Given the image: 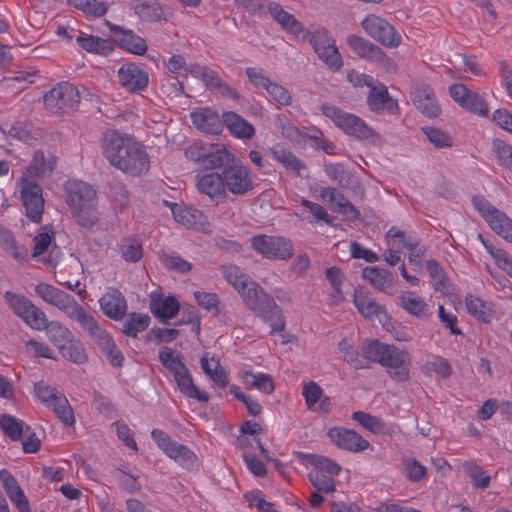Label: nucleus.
Segmentation results:
<instances>
[{
    "label": "nucleus",
    "mask_w": 512,
    "mask_h": 512,
    "mask_svg": "<svg viewBox=\"0 0 512 512\" xmlns=\"http://www.w3.org/2000/svg\"><path fill=\"white\" fill-rule=\"evenodd\" d=\"M221 273L238 293L246 307L262 321L270 324L271 334L284 331L286 321L282 309L259 283L235 264L223 265Z\"/></svg>",
    "instance_id": "obj_1"
},
{
    "label": "nucleus",
    "mask_w": 512,
    "mask_h": 512,
    "mask_svg": "<svg viewBox=\"0 0 512 512\" xmlns=\"http://www.w3.org/2000/svg\"><path fill=\"white\" fill-rule=\"evenodd\" d=\"M101 148L108 162L126 174L139 176L149 170L144 147L131 137L109 130L102 137Z\"/></svg>",
    "instance_id": "obj_2"
},
{
    "label": "nucleus",
    "mask_w": 512,
    "mask_h": 512,
    "mask_svg": "<svg viewBox=\"0 0 512 512\" xmlns=\"http://www.w3.org/2000/svg\"><path fill=\"white\" fill-rule=\"evenodd\" d=\"M66 202L78 223L90 227L98 220L97 196L92 186L80 181L69 180L65 185Z\"/></svg>",
    "instance_id": "obj_3"
},
{
    "label": "nucleus",
    "mask_w": 512,
    "mask_h": 512,
    "mask_svg": "<svg viewBox=\"0 0 512 512\" xmlns=\"http://www.w3.org/2000/svg\"><path fill=\"white\" fill-rule=\"evenodd\" d=\"M320 110L323 116L345 134L360 140H374L376 134L373 129L355 114L328 103L322 104Z\"/></svg>",
    "instance_id": "obj_4"
},
{
    "label": "nucleus",
    "mask_w": 512,
    "mask_h": 512,
    "mask_svg": "<svg viewBox=\"0 0 512 512\" xmlns=\"http://www.w3.org/2000/svg\"><path fill=\"white\" fill-rule=\"evenodd\" d=\"M151 437L162 452L180 467L189 471L198 469V457L190 448L174 441L166 432L160 429H153Z\"/></svg>",
    "instance_id": "obj_5"
},
{
    "label": "nucleus",
    "mask_w": 512,
    "mask_h": 512,
    "mask_svg": "<svg viewBox=\"0 0 512 512\" xmlns=\"http://www.w3.org/2000/svg\"><path fill=\"white\" fill-rule=\"evenodd\" d=\"M34 393L39 401L55 412L64 425L73 426L75 424L73 409L65 395L58 389L44 382H38L34 385Z\"/></svg>",
    "instance_id": "obj_6"
},
{
    "label": "nucleus",
    "mask_w": 512,
    "mask_h": 512,
    "mask_svg": "<svg viewBox=\"0 0 512 512\" xmlns=\"http://www.w3.org/2000/svg\"><path fill=\"white\" fill-rule=\"evenodd\" d=\"M472 204L495 233L512 243V220L505 212L497 209L481 195L473 196Z\"/></svg>",
    "instance_id": "obj_7"
},
{
    "label": "nucleus",
    "mask_w": 512,
    "mask_h": 512,
    "mask_svg": "<svg viewBox=\"0 0 512 512\" xmlns=\"http://www.w3.org/2000/svg\"><path fill=\"white\" fill-rule=\"evenodd\" d=\"M245 74L256 89L266 92L268 100L281 106H290L292 104L293 98L289 90L271 79L263 68L248 67L245 69Z\"/></svg>",
    "instance_id": "obj_8"
},
{
    "label": "nucleus",
    "mask_w": 512,
    "mask_h": 512,
    "mask_svg": "<svg viewBox=\"0 0 512 512\" xmlns=\"http://www.w3.org/2000/svg\"><path fill=\"white\" fill-rule=\"evenodd\" d=\"M250 242L257 254L269 260H288L293 255V243L285 237L259 234L253 236Z\"/></svg>",
    "instance_id": "obj_9"
},
{
    "label": "nucleus",
    "mask_w": 512,
    "mask_h": 512,
    "mask_svg": "<svg viewBox=\"0 0 512 512\" xmlns=\"http://www.w3.org/2000/svg\"><path fill=\"white\" fill-rule=\"evenodd\" d=\"M4 298L13 312L29 327L41 331L45 326V313L24 295L7 291Z\"/></svg>",
    "instance_id": "obj_10"
},
{
    "label": "nucleus",
    "mask_w": 512,
    "mask_h": 512,
    "mask_svg": "<svg viewBox=\"0 0 512 512\" xmlns=\"http://www.w3.org/2000/svg\"><path fill=\"white\" fill-rule=\"evenodd\" d=\"M55 233L50 226H43L33 238L32 256L40 262L55 268L62 257V251L55 243Z\"/></svg>",
    "instance_id": "obj_11"
},
{
    "label": "nucleus",
    "mask_w": 512,
    "mask_h": 512,
    "mask_svg": "<svg viewBox=\"0 0 512 512\" xmlns=\"http://www.w3.org/2000/svg\"><path fill=\"white\" fill-rule=\"evenodd\" d=\"M80 101V94L73 84L62 82L44 95V104L51 112H67Z\"/></svg>",
    "instance_id": "obj_12"
},
{
    "label": "nucleus",
    "mask_w": 512,
    "mask_h": 512,
    "mask_svg": "<svg viewBox=\"0 0 512 512\" xmlns=\"http://www.w3.org/2000/svg\"><path fill=\"white\" fill-rule=\"evenodd\" d=\"M449 94L453 101L466 111L480 117L488 116L489 106L484 97L464 84H452L449 87Z\"/></svg>",
    "instance_id": "obj_13"
},
{
    "label": "nucleus",
    "mask_w": 512,
    "mask_h": 512,
    "mask_svg": "<svg viewBox=\"0 0 512 512\" xmlns=\"http://www.w3.org/2000/svg\"><path fill=\"white\" fill-rule=\"evenodd\" d=\"M379 364L386 368L394 380L405 381L409 378L411 358L405 350L388 344Z\"/></svg>",
    "instance_id": "obj_14"
},
{
    "label": "nucleus",
    "mask_w": 512,
    "mask_h": 512,
    "mask_svg": "<svg viewBox=\"0 0 512 512\" xmlns=\"http://www.w3.org/2000/svg\"><path fill=\"white\" fill-rule=\"evenodd\" d=\"M361 25L370 37L384 46L396 47L401 42V37L394 27L380 16L368 15L362 20Z\"/></svg>",
    "instance_id": "obj_15"
},
{
    "label": "nucleus",
    "mask_w": 512,
    "mask_h": 512,
    "mask_svg": "<svg viewBox=\"0 0 512 512\" xmlns=\"http://www.w3.org/2000/svg\"><path fill=\"white\" fill-rule=\"evenodd\" d=\"M35 291L44 301L63 310L73 320L84 309L72 296L50 284L40 283Z\"/></svg>",
    "instance_id": "obj_16"
},
{
    "label": "nucleus",
    "mask_w": 512,
    "mask_h": 512,
    "mask_svg": "<svg viewBox=\"0 0 512 512\" xmlns=\"http://www.w3.org/2000/svg\"><path fill=\"white\" fill-rule=\"evenodd\" d=\"M20 193L27 217L35 223L40 222L44 211L41 186L36 180L21 178Z\"/></svg>",
    "instance_id": "obj_17"
},
{
    "label": "nucleus",
    "mask_w": 512,
    "mask_h": 512,
    "mask_svg": "<svg viewBox=\"0 0 512 512\" xmlns=\"http://www.w3.org/2000/svg\"><path fill=\"white\" fill-rule=\"evenodd\" d=\"M222 176L225 189L232 194H245L253 187L250 171L244 165H230L224 169Z\"/></svg>",
    "instance_id": "obj_18"
},
{
    "label": "nucleus",
    "mask_w": 512,
    "mask_h": 512,
    "mask_svg": "<svg viewBox=\"0 0 512 512\" xmlns=\"http://www.w3.org/2000/svg\"><path fill=\"white\" fill-rule=\"evenodd\" d=\"M120 85L131 93L145 90L149 83V76L145 70L134 63H125L118 70Z\"/></svg>",
    "instance_id": "obj_19"
},
{
    "label": "nucleus",
    "mask_w": 512,
    "mask_h": 512,
    "mask_svg": "<svg viewBox=\"0 0 512 512\" xmlns=\"http://www.w3.org/2000/svg\"><path fill=\"white\" fill-rule=\"evenodd\" d=\"M165 204L170 207L177 223L188 229L206 231L207 218L200 210L168 201H165Z\"/></svg>",
    "instance_id": "obj_20"
},
{
    "label": "nucleus",
    "mask_w": 512,
    "mask_h": 512,
    "mask_svg": "<svg viewBox=\"0 0 512 512\" xmlns=\"http://www.w3.org/2000/svg\"><path fill=\"white\" fill-rule=\"evenodd\" d=\"M367 105L372 112L379 114H396L398 103L389 94L387 87L376 82L369 90L367 96Z\"/></svg>",
    "instance_id": "obj_21"
},
{
    "label": "nucleus",
    "mask_w": 512,
    "mask_h": 512,
    "mask_svg": "<svg viewBox=\"0 0 512 512\" xmlns=\"http://www.w3.org/2000/svg\"><path fill=\"white\" fill-rule=\"evenodd\" d=\"M194 127L202 133L218 135L223 130V121L210 107H198L190 113Z\"/></svg>",
    "instance_id": "obj_22"
},
{
    "label": "nucleus",
    "mask_w": 512,
    "mask_h": 512,
    "mask_svg": "<svg viewBox=\"0 0 512 512\" xmlns=\"http://www.w3.org/2000/svg\"><path fill=\"white\" fill-rule=\"evenodd\" d=\"M329 439L339 448L359 452L369 447V442L353 430L334 427L328 431Z\"/></svg>",
    "instance_id": "obj_23"
},
{
    "label": "nucleus",
    "mask_w": 512,
    "mask_h": 512,
    "mask_svg": "<svg viewBox=\"0 0 512 512\" xmlns=\"http://www.w3.org/2000/svg\"><path fill=\"white\" fill-rule=\"evenodd\" d=\"M99 305L102 312L110 319L121 320L128 309L127 301L124 295L116 288H108L99 299Z\"/></svg>",
    "instance_id": "obj_24"
},
{
    "label": "nucleus",
    "mask_w": 512,
    "mask_h": 512,
    "mask_svg": "<svg viewBox=\"0 0 512 512\" xmlns=\"http://www.w3.org/2000/svg\"><path fill=\"white\" fill-rule=\"evenodd\" d=\"M74 320L88 332L89 336L99 346L101 351L108 349L109 345L114 342L111 335L99 325L94 316L87 313L84 309L79 315H76Z\"/></svg>",
    "instance_id": "obj_25"
},
{
    "label": "nucleus",
    "mask_w": 512,
    "mask_h": 512,
    "mask_svg": "<svg viewBox=\"0 0 512 512\" xmlns=\"http://www.w3.org/2000/svg\"><path fill=\"white\" fill-rule=\"evenodd\" d=\"M266 9L273 20L287 33L299 36L306 32L304 25L279 3L269 2Z\"/></svg>",
    "instance_id": "obj_26"
},
{
    "label": "nucleus",
    "mask_w": 512,
    "mask_h": 512,
    "mask_svg": "<svg viewBox=\"0 0 512 512\" xmlns=\"http://www.w3.org/2000/svg\"><path fill=\"white\" fill-rule=\"evenodd\" d=\"M353 302L359 313L366 319L376 317L381 323L388 315L385 307L377 303L376 300L370 297L362 288L355 289Z\"/></svg>",
    "instance_id": "obj_27"
},
{
    "label": "nucleus",
    "mask_w": 512,
    "mask_h": 512,
    "mask_svg": "<svg viewBox=\"0 0 512 512\" xmlns=\"http://www.w3.org/2000/svg\"><path fill=\"white\" fill-rule=\"evenodd\" d=\"M306 406L313 412L328 413L332 408L330 397L325 395L320 385L314 381L306 382L302 388Z\"/></svg>",
    "instance_id": "obj_28"
},
{
    "label": "nucleus",
    "mask_w": 512,
    "mask_h": 512,
    "mask_svg": "<svg viewBox=\"0 0 512 512\" xmlns=\"http://www.w3.org/2000/svg\"><path fill=\"white\" fill-rule=\"evenodd\" d=\"M397 304L406 313L420 320H428L432 315L429 304L413 291H402Z\"/></svg>",
    "instance_id": "obj_29"
},
{
    "label": "nucleus",
    "mask_w": 512,
    "mask_h": 512,
    "mask_svg": "<svg viewBox=\"0 0 512 512\" xmlns=\"http://www.w3.org/2000/svg\"><path fill=\"white\" fill-rule=\"evenodd\" d=\"M188 75L201 79L208 86L218 88L222 94L227 95L233 99H237L239 97L235 89L226 83H223L220 77L214 71L204 66L198 64L188 66Z\"/></svg>",
    "instance_id": "obj_30"
},
{
    "label": "nucleus",
    "mask_w": 512,
    "mask_h": 512,
    "mask_svg": "<svg viewBox=\"0 0 512 512\" xmlns=\"http://www.w3.org/2000/svg\"><path fill=\"white\" fill-rule=\"evenodd\" d=\"M197 189L213 200H223L226 197V189L222 174L213 172L197 176Z\"/></svg>",
    "instance_id": "obj_31"
},
{
    "label": "nucleus",
    "mask_w": 512,
    "mask_h": 512,
    "mask_svg": "<svg viewBox=\"0 0 512 512\" xmlns=\"http://www.w3.org/2000/svg\"><path fill=\"white\" fill-rule=\"evenodd\" d=\"M321 197L329 203L330 208L333 211L342 214L347 219L353 220L359 216V213L353 204L335 188H323L321 190Z\"/></svg>",
    "instance_id": "obj_32"
},
{
    "label": "nucleus",
    "mask_w": 512,
    "mask_h": 512,
    "mask_svg": "<svg viewBox=\"0 0 512 512\" xmlns=\"http://www.w3.org/2000/svg\"><path fill=\"white\" fill-rule=\"evenodd\" d=\"M223 124L232 136L240 140H251L255 136L254 126L239 114L228 111L222 114Z\"/></svg>",
    "instance_id": "obj_33"
},
{
    "label": "nucleus",
    "mask_w": 512,
    "mask_h": 512,
    "mask_svg": "<svg viewBox=\"0 0 512 512\" xmlns=\"http://www.w3.org/2000/svg\"><path fill=\"white\" fill-rule=\"evenodd\" d=\"M362 275L379 291L387 295L394 294L396 279L390 271L378 267H367L363 270Z\"/></svg>",
    "instance_id": "obj_34"
},
{
    "label": "nucleus",
    "mask_w": 512,
    "mask_h": 512,
    "mask_svg": "<svg viewBox=\"0 0 512 512\" xmlns=\"http://www.w3.org/2000/svg\"><path fill=\"white\" fill-rule=\"evenodd\" d=\"M275 125L280 130L283 137L295 144L302 143L305 137L318 139L319 136H322V132L317 129L313 130L311 133L299 129L282 114L276 115Z\"/></svg>",
    "instance_id": "obj_35"
},
{
    "label": "nucleus",
    "mask_w": 512,
    "mask_h": 512,
    "mask_svg": "<svg viewBox=\"0 0 512 512\" xmlns=\"http://www.w3.org/2000/svg\"><path fill=\"white\" fill-rule=\"evenodd\" d=\"M111 30L117 35V40L121 47L135 55H144L147 51L146 41L136 35L132 30L124 29L113 25Z\"/></svg>",
    "instance_id": "obj_36"
},
{
    "label": "nucleus",
    "mask_w": 512,
    "mask_h": 512,
    "mask_svg": "<svg viewBox=\"0 0 512 512\" xmlns=\"http://www.w3.org/2000/svg\"><path fill=\"white\" fill-rule=\"evenodd\" d=\"M151 312L159 319L169 320L174 318L179 311V302L174 296L153 295L151 297Z\"/></svg>",
    "instance_id": "obj_37"
},
{
    "label": "nucleus",
    "mask_w": 512,
    "mask_h": 512,
    "mask_svg": "<svg viewBox=\"0 0 512 512\" xmlns=\"http://www.w3.org/2000/svg\"><path fill=\"white\" fill-rule=\"evenodd\" d=\"M76 42L79 47L88 53L106 56L113 51V43L98 36L89 35L84 32H78Z\"/></svg>",
    "instance_id": "obj_38"
},
{
    "label": "nucleus",
    "mask_w": 512,
    "mask_h": 512,
    "mask_svg": "<svg viewBox=\"0 0 512 512\" xmlns=\"http://www.w3.org/2000/svg\"><path fill=\"white\" fill-rule=\"evenodd\" d=\"M173 378L174 382L176 383L177 389L185 397L196 399L200 402H207L209 400L207 392L200 390L194 384L189 369H186V371L184 372L178 373L177 375L173 376Z\"/></svg>",
    "instance_id": "obj_39"
},
{
    "label": "nucleus",
    "mask_w": 512,
    "mask_h": 512,
    "mask_svg": "<svg viewBox=\"0 0 512 512\" xmlns=\"http://www.w3.org/2000/svg\"><path fill=\"white\" fill-rule=\"evenodd\" d=\"M201 369L219 387L225 388L229 384L226 371L220 362L209 353H204L200 359Z\"/></svg>",
    "instance_id": "obj_40"
},
{
    "label": "nucleus",
    "mask_w": 512,
    "mask_h": 512,
    "mask_svg": "<svg viewBox=\"0 0 512 512\" xmlns=\"http://www.w3.org/2000/svg\"><path fill=\"white\" fill-rule=\"evenodd\" d=\"M269 151L272 157L286 170L297 176H299L301 171L305 168V164L281 144L273 145L270 147Z\"/></svg>",
    "instance_id": "obj_41"
},
{
    "label": "nucleus",
    "mask_w": 512,
    "mask_h": 512,
    "mask_svg": "<svg viewBox=\"0 0 512 512\" xmlns=\"http://www.w3.org/2000/svg\"><path fill=\"white\" fill-rule=\"evenodd\" d=\"M234 162V155L223 144H210L203 168L217 169Z\"/></svg>",
    "instance_id": "obj_42"
},
{
    "label": "nucleus",
    "mask_w": 512,
    "mask_h": 512,
    "mask_svg": "<svg viewBox=\"0 0 512 512\" xmlns=\"http://www.w3.org/2000/svg\"><path fill=\"white\" fill-rule=\"evenodd\" d=\"M465 304L468 313L484 323H489L494 318L492 304L479 297L469 295L465 298Z\"/></svg>",
    "instance_id": "obj_43"
},
{
    "label": "nucleus",
    "mask_w": 512,
    "mask_h": 512,
    "mask_svg": "<svg viewBox=\"0 0 512 512\" xmlns=\"http://www.w3.org/2000/svg\"><path fill=\"white\" fill-rule=\"evenodd\" d=\"M240 378L244 384L259 390L264 394H271L275 390L273 379L269 374L262 372L243 371Z\"/></svg>",
    "instance_id": "obj_44"
},
{
    "label": "nucleus",
    "mask_w": 512,
    "mask_h": 512,
    "mask_svg": "<svg viewBox=\"0 0 512 512\" xmlns=\"http://www.w3.org/2000/svg\"><path fill=\"white\" fill-rule=\"evenodd\" d=\"M395 238L404 239V232L395 227H391L385 236L388 249L383 253L385 262L390 266H396L401 260V253Z\"/></svg>",
    "instance_id": "obj_45"
},
{
    "label": "nucleus",
    "mask_w": 512,
    "mask_h": 512,
    "mask_svg": "<svg viewBox=\"0 0 512 512\" xmlns=\"http://www.w3.org/2000/svg\"><path fill=\"white\" fill-rule=\"evenodd\" d=\"M133 8L135 13L144 21L155 22L163 18V8L157 1L138 0Z\"/></svg>",
    "instance_id": "obj_46"
},
{
    "label": "nucleus",
    "mask_w": 512,
    "mask_h": 512,
    "mask_svg": "<svg viewBox=\"0 0 512 512\" xmlns=\"http://www.w3.org/2000/svg\"><path fill=\"white\" fill-rule=\"evenodd\" d=\"M53 170L51 161L45 159V155L41 151H36L33 159L27 169L24 171L22 178L35 180L38 177L50 173Z\"/></svg>",
    "instance_id": "obj_47"
},
{
    "label": "nucleus",
    "mask_w": 512,
    "mask_h": 512,
    "mask_svg": "<svg viewBox=\"0 0 512 512\" xmlns=\"http://www.w3.org/2000/svg\"><path fill=\"white\" fill-rule=\"evenodd\" d=\"M42 330H46L49 340L58 348V350L63 348V345L73 338V334L67 327L56 321L48 322L46 316L45 326Z\"/></svg>",
    "instance_id": "obj_48"
},
{
    "label": "nucleus",
    "mask_w": 512,
    "mask_h": 512,
    "mask_svg": "<svg viewBox=\"0 0 512 512\" xmlns=\"http://www.w3.org/2000/svg\"><path fill=\"white\" fill-rule=\"evenodd\" d=\"M413 102L415 106L428 117H437L440 113L439 105L435 95L431 91L417 92L414 94Z\"/></svg>",
    "instance_id": "obj_49"
},
{
    "label": "nucleus",
    "mask_w": 512,
    "mask_h": 512,
    "mask_svg": "<svg viewBox=\"0 0 512 512\" xmlns=\"http://www.w3.org/2000/svg\"><path fill=\"white\" fill-rule=\"evenodd\" d=\"M159 360L161 364L172 373L173 376L188 369V367L182 361L181 354L174 352L169 347L160 348Z\"/></svg>",
    "instance_id": "obj_50"
},
{
    "label": "nucleus",
    "mask_w": 512,
    "mask_h": 512,
    "mask_svg": "<svg viewBox=\"0 0 512 512\" xmlns=\"http://www.w3.org/2000/svg\"><path fill=\"white\" fill-rule=\"evenodd\" d=\"M338 348L343 353L345 362L354 369H365V359L363 353L359 352L351 340L344 338L339 344Z\"/></svg>",
    "instance_id": "obj_51"
},
{
    "label": "nucleus",
    "mask_w": 512,
    "mask_h": 512,
    "mask_svg": "<svg viewBox=\"0 0 512 512\" xmlns=\"http://www.w3.org/2000/svg\"><path fill=\"white\" fill-rule=\"evenodd\" d=\"M150 324V317L144 313H131L123 324V333L135 338L140 332L146 330Z\"/></svg>",
    "instance_id": "obj_52"
},
{
    "label": "nucleus",
    "mask_w": 512,
    "mask_h": 512,
    "mask_svg": "<svg viewBox=\"0 0 512 512\" xmlns=\"http://www.w3.org/2000/svg\"><path fill=\"white\" fill-rule=\"evenodd\" d=\"M59 351L65 359L76 364H82L87 360V355L82 343L74 339V337L63 345V348H60Z\"/></svg>",
    "instance_id": "obj_53"
},
{
    "label": "nucleus",
    "mask_w": 512,
    "mask_h": 512,
    "mask_svg": "<svg viewBox=\"0 0 512 512\" xmlns=\"http://www.w3.org/2000/svg\"><path fill=\"white\" fill-rule=\"evenodd\" d=\"M388 344L380 342L377 339L366 340L362 345L363 358L365 359V368L369 367V362L380 363L383 353Z\"/></svg>",
    "instance_id": "obj_54"
},
{
    "label": "nucleus",
    "mask_w": 512,
    "mask_h": 512,
    "mask_svg": "<svg viewBox=\"0 0 512 512\" xmlns=\"http://www.w3.org/2000/svg\"><path fill=\"white\" fill-rule=\"evenodd\" d=\"M120 253L125 261L138 262L143 256V247L136 238H124L120 243Z\"/></svg>",
    "instance_id": "obj_55"
},
{
    "label": "nucleus",
    "mask_w": 512,
    "mask_h": 512,
    "mask_svg": "<svg viewBox=\"0 0 512 512\" xmlns=\"http://www.w3.org/2000/svg\"><path fill=\"white\" fill-rule=\"evenodd\" d=\"M381 325L396 341L408 342L413 339L412 329L401 323L394 322L389 315L381 322Z\"/></svg>",
    "instance_id": "obj_56"
},
{
    "label": "nucleus",
    "mask_w": 512,
    "mask_h": 512,
    "mask_svg": "<svg viewBox=\"0 0 512 512\" xmlns=\"http://www.w3.org/2000/svg\"><path fill=\"white\" fill-rule=\"evenodd\" d=\"M0 427L9 438L17 441L22 437L24 427L27 426L23 421L11 415H2L0 417Z\"/></svg>",
    "instance_id": "obj_57"
},
{
    "label": "nucleus",
    "mask_w": 512,
    "mask_h": 512,
    "mask_svg": "<svg viewBox=\"0 0 512 512\" xmlns=\"http://www.w3.org/2000/svg\"><path fill=\"white\" fill-rule=\"evenodd\" d=\"M349 47L360 57L370 58L380 49L362 37L350 35L347 37Z\"/></svg>",
    "instance_id": "obj_58"
},
{
    "label": "nucleus",
    "mask_w": 512,
    "mask_h": 512,
    "mask_svg": "<svg viewBox=\"0 0 512 512\" xmlns=\"http://www.w3.org/2000/svg\"><path fill=\"white\" fill-rule=\"evenodd\" d=\"M352 419L375 434L382 433L385 428V424L378 417L366 412L356 411L352 414Z\"/></svg>",
    "instance_id": "obj_59"
},
{
    "label": "nucleus",
    "mask_w": 512,
    "mask_h": 512,
    "mask_svg": "<svg viewBox=\"0 0 512 512\" xmlns=\"http://www.w3.org/2000/svg\"><path fill=\"white\" fill-rule=\"evenodd\" d=\"M305 36H309V42L316 54L326 47L335 44V40L325 28H318L312 33L306 30Z\"/></svg>",
    "instance_id": "obj_60"
},
{
    "label": "nucleus",
    "mask_w": 512,
    "mask_h": 512,
    "mask_svg": "<svg viewBox=\"0 0 512 512\" xmlns=\"http://www.w3.org/2000/svg\"><path fill=\"white\" fill-rule=\"evenodd\" d=\"M311 464L315 467L314 471H320V473H326L328 476H337L341 467L334 460L324 456L313 455L311 457Z\"/></svg>",
    "instance_id": "obj_61"
},
{
    "label": "nucleus",
    "mask_w": 512,
    "mask_h": 512,
    "mask_svg": "<svg viewBox=\"0 0 512 512\" xmlns=\"http://www.w3.org/2000/svg\"><path fill=\"white\" fill-rule=\"evenodd\" d=\"M326 278L334 289L333 302L335 304L343 300L342 284L344 281V275L342 271L333 266L326 270Z\"/></svg>",
    "instance_id": "obj_62"
},
{
    "label": "nucleus",
    "mask_w": 512,
    "mask_h": 512,
    "mask_svg": "<svg viewBox=\"0 0 512 512\" xmlns=\"http://www.w3.org/2000/svg\"><path fill=\"white\" fill-rule=\"evenodd\" d=\"M317 55L333 71H339L343 66V60L336 44L326 47Z\"/></svg>",
    "instance_id": "obj_63"
},
{
    "label": "nucleus",
    "mask_w": 512,
    "mask_h": 512,
    "mask_svg": "<svg viewBox=\"0 0 512 512\" xmlns=\"http://www.w3.org/2000/svg\"><path fill=\"white\" fill-rule=\"evenodd\" d=\"M492 147L499 163L503 167L512 170V146L497 138L493 140Z\"/></svg>",
    "instance_id": "obj_64"
}]
</instances>
